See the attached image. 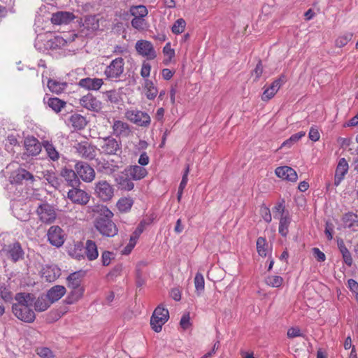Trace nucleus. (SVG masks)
Masks as SVG:
<instances>
[{
  "label": "nucleus",
  "mask_w": 358,
  "mask_h": 358,
  "mask_svg": "<svg viewBox=\"0 0 358 358\" xmlns=\"http://www.w3.org/2000/svg\"><path fill=\"white\" fill-rule=\"evenodd\" d=\"M130 14L134 17L144 18L148 13V9L145 6H133L129 9Z\"/></svg>",
  "instance_id": "72a5a7b5"
},
{
  "label": "nucleus",
  "mask_w": 358,
  "mask_h": 358,
  "mask_svg": "<svg viewBox=\"0 0 358 358\" xmlns=\"http://www.w3.org/2000/svg\"><path fill=\"white\" fill-rule=\"evenodd\" d=\"M103 81L101 78H91V90H98L103 85Z\"/></svg>",
  "instance_id": "052dcab7"
},
{
  "label": "nucleus",
  "mask_w": 358,
  "mask_h": 358,
  "mask_svg": "<svg viewBox=\"0 0 358 358\" xmlns=\"http://www.w3.org/2000/svg\"><path fill=\"white\" fill-rule=\"evenodd\" d=\"M61 175L64 178L69 186L75 187L78 185L79 179L74 171L71 169H64L62 171Z\"/></svg>",
  "instance_id": "b1692460"
},
{
  "label": "nucleus",
  "mask_w": 358,
  "mask_h": 358,
  "mask_svg": "<svg viewBox=\"0 0 358 358\" xmlns=\"http://www.w3.org/2000/svg\"><path fill=\"white\" fill-rule=\"evenodd\" d=\"M349 169L348 163L345 158H341L336 169L334 185L338 186L344 179Z\"/></svg>",
  "instance_id": "dca6fc26"
},
{
  "label": "nucleus",
  "mask_w": 358,
  "mask_h": 358,
  "mask_svg": "<svg viewBox=\"0 0 358 358\" xmlns=\"http://www.w3.org/2000/svg\"><path fill=\"white\" fill-rule=\"evenodd\" d=\"M136 244V242L129 239V243L127 245V246L122 250V254L129 255L131 252V250L134 249Z\"/></svg>",
  "instance_id": "0e129e2a"
},
{
  "label": "nucleus",
  "mask_w": 358,
  "mask_h": 358,
  "mask_svg": "<svg viewBox=\"0 0 358 358\" xmlns=\"http://www.w3.org/2000/svg\"><path fill=\"white\" fill-rule=\"evenodd\" d=\"M34 303L35 310L38 312L46 310L52 304L46 296L38 297Z\"/></svg>",
  "instance_id": "7c9ffc66"
},
{
  "label": "nucleus",
  "mask_w": 358,
  "mask_h": 358,
  "mask_svg": "<svg viewBox=\"0 0 358 358\" xmlns=\"http://www.w3.org/2000/svg\"><path fill=\"white\" fill-rule=\"evenodd\" d=\"M49 90L56 94L61 93L65 88L66 84L60 83L54 80H49L48 82Z\"/></svg>",
  "instance_id": "a19ab883"
},
{
  "label": "nucleus",
  "mask_w": 358,
  "mask_h": 358,
  "mask_svg": "<svg viewBox=\"0 0 358 358\" xmlns=\"http://www.w3.org/2000/svg\"><path fill=\"white\" fill-rule=\"evenodd\" d=\"M78 175L86 182L90 181V173L87 172L89 170L88 166H84L83 163H77L76 165Z\"/></svg>",
  "instance_id": "e433bc0d"
},
{
  "label": "nucleus",
  "mask_w": 358,
  "mask_h": 358,
  "mask_svg": "<svg viewBox=\"0 0 358 358\" xmlns=\"http://www.w3.org/2000/svg\"><path fill=\"white\" fill-rule=\"evenodd\" d=\"M99 256L96 245L94 242L91 241V261L96 259Z\"/></svg>",
  "instance_id": "69168bd1"
},
{
  "label": "nucleus",
  "mask_w": 358,
  "mask_h": 358,
  "mask_svg": "<svg viewBox=\"0 0 358 358\" xmlns=\"http://www.w3.org/2000/svg\"><path fill=\"white\" fill-rule=\"evenodd\" d=\"M279 220L278 232L282 236L286 237L289 233V227L291 223L292 218L289 215V213L287 212L285 216L280 217Z\"/></svg>",
  "instance_id": "393cba45"
},
{
  "label": "nucleus",
  "mask_w": 358,
  "mask_h": 358,
  "mask_svg": "<svg viewBox=\"0 0 358 358\" xmlns=\"http://www.w3.org/2000/svg\"><path fill=\"white\" fill-rule=\"evenodd\" d=\"M343 225L354 231H358V216L353 213H345L343 217Z\"/></svg>",
  "instance_id": "5701e85b"
},
{
  "label": "nucleus",
  "mask_w": 358,
  "mask_h": 358,
  "mask_svg": "<svg viewBox=\"0 0 358 358\" xmlns=\"http://www.w3.org/2000/svg\"><path fill=\"white\" fill-rule=\"evenodd\" d=\"M143 87L145 90V96L148 99L152 100L157 96L158 90L152 80L145 79Z\"/></svg>",
  "instance_id": "bb28decb"
},
{
  "label": "nucleus",
  "mask_w": 358,
  "mask_h": 358,
  "mask_svg": "<svg viewBox=\"0 0 358 358\" xmlns=\"http://www.w3.org/2000/svg\"><path fill=\"white\" fill-rule=\"evenodd\" d=\"M99 145L101 152L107 155H116L121 150L120 142L111 137L102 139Z\"/></svg>",
  "instance_id": "1a4fd4ad"
},
{
  "label": "nucleus",
  "mask_w": 358,
  "mask_h": 358,
  "mask_svg": "<svg viewBox=\"0 0 358 358\" xmlns=\"http://www.w3.org/2000/svg\"><path fill=\"white\" fill-rule=\"evenodd\" d=\"M186 26V22L182 18L178 19L171 27V31L175 34H179L184 31Z\"/></svg>",
  "instance_id": "a18cd8bd"
},
{
  "label": "nucleus",
  "mask_w": 358,
  "mask_h": 358,
  "mask_svg": "<svg viewBox=\"0 0 358 358\" xmlns=\"http://www.w3.org/2000/svg\"><path fill=\"white\" fill-rule=\"evenodd\" d=\"M86 253L87 256L90 257V240H87L85 243V248L81 243H77L74 245L73 248L69 250V255L73 257L78 260H80L83 257V254Z\"/></svg>",
  "instance_id": "a211bd4d"
},
{
  "label": "nucleus",
  "mask_w": 358,
  "mask_h": 358,
  "mask_svg": "<svg viewBox=\"0 0 358 358\" xmlns=\"http://www.w3.org/2000/svg\"><path fill=\"white\" fill-rule=\"evenodd\" d=\"M204 278L201 273H197L194 277V285L196 292L198 295H200L204 289Z\"/></svg>",
  "instance_id": "37998d69"
},
{
  "label": "nucleus",
  "mask_w": 358,
  "mask_h": 358,
  "mask_svg": "<svg viewBox=\"0 0 358 358\" xmlns=\"http://www.w3.org/2000/svg\"><path fill=\"white\" fill-rule=\"evenodd\" d=\"M131 24L134 29L139 31L144 30L147 27V22L144 18L134 17Z\"/></svg>",
  "instance_id": "de8ad7c7"
},
{
  "label": "nucleus",
  "mask_w": 358,
  "mask_h": 358,
  "mask_svg": "<svg viewBox=\"0 0 358 358\" xmlns=\"http://www.w3.org/2000/svg\"><path fill=\"white\" fill-rule=\"evenodd\" d=\"M285 206L282 203H278L273 209V213H275L274 217L275 218L277 215H280V217L285 216L286 213H285Z\"/></svg>",
  "instance_id": "6e6d98bb"
},
{
  "label": "nucleus",
  "mask_w": 358,
  "mask_h": 358,
  "mask_svg": "<svg viewBox=\"0 0 358 358\" xmlns=\"http://www.w3.org/2000/svg\"><path fill=\"white\" fill-rule=\"evenodd\" d=\"M257 250L262 257H266L268 252L266 239L263 237H259L257 240Z\"/></svg>",
  "instance_id": "79ce46f5"
},
{
  "label": "nucleus",
  "mask_w": 358,
  "mask_h": 358,
  "mask_svg": "<svg viewBox=\"0 0 358 358\" xmlns=\"http://www.w3.org/2000/svg\"><path fill=\"white\" fill-rule=\"evenodd\" d=\"M287 335L288 338H293L295 337L301 336L302 334L298 327H291L287 330Z\"/></svg>",
  "instance_id": "bf43d9fd"
},
{
  "label": "nucleus",
  "mask_w": 358,
  "mask_h": 358,
  "mask_svg": "<svg viewBox=\"0 0 358 358\" xmlns=\"http://www.w3.org/2000/svg\"><path fill=\"white\" fill-rule=\"evenodd\" d=\"M275 173L278 178L290 182H296L298 178L296 172L287 166L276 168Z\"/></svg>",
  "instance_id": "2eb2a0df"
},
{
  "label": "nucleus",
  "mask_w": 358,
  "mask_h": 358,
  "mask_svg": "<svg viewBox=\"0 0 358 358\" xmlns=\"http://www.w3.org/2000/svg\"><path fill=\"white\" fill-rule=\"evenodd\" d=\"M24 148L28 155H38L41 151V145L38 140L34 136H28L24 139Z\"/></svg>",
  "instance_id": "4468645a"
},
{
  "label": "nucleus",
  "mask_w": 358,
  "mask_h": 358,
  "mask_svg": "<svg viewBox=\"0 0 358 358\" xmlns=\"http://www.w3.org/2000/svg\"><path fill=\"white\" fill-rule=\"evenodd\" d=\"M53 269L50 266H45L41 271L42 277L45 278L47 281L52 282L57 278L55 273L52 274Z\"/></svg>",
  "instance_id": "09e8293b"
},
{
  "label": "nucleus",
  "mask_w": 358,
  "mask_h": 358,
  "mask_svg": "<svg viewBox=\"0 0 358 358\" xmlns=\"http://www.w3.org/2000/svg\"><path fill=\"white\" fill-rule=\"evenodd\" d=\"M134 204V200L131 197H122L117 203V209L122 213H127L130 210Z\"/></svg>",
  "instance_id": "c85d7f7f"
},
{
  "label": "nucleus",
  "mask_w": 358,
  "mask_h": 358,
  "mask_svg": "<svg viewBox=\"0 0 358 358\" xmlns=\"http://www.w3.org/2000/svg\"><path fill=\"white\" fill-rule=\"evenodd\" d=\"M189 313L184 314L180 320V324L183 329H187L191 325Z\"/></svg>",
  "instance_id": "13d9d810"
},
{
  "label": "nucleus",
  "mask_w": 358,
  "mask_h": 358,
  "mask_svg": "<svg viewBox=\"0 0 358 358\" xmlns=\"http://www.w3.org/2000/svg\"><path fill=\"white\" fill-rule=\"evenodd\" d=\"M342 257H343L344 262L348 266H351L352 263H353V260H352V257L351 253L350 252H347L345 254L342 255Z\"/></svg>",
  "instance_id": "774afa93"
},
{
  "label": "nucleus",
  "mask_w": 358,
  "mask_h": 358,
  "mask_svg": "<svg viewBox=\"0 0 358 358\" xmlns=\"http://www.w3.org/2000/svg\"><path fill=\"white\" fill-rule=\"evenodd\" d=\"M313 255L314 257L320 262H324L326 259V256L324 252H322L319 248H313Z\"/></svg>",
  "instance_id": "4d7b16f0"
},
{
  "label": "nucleus",
  "mask_w": 358,
  "mask_h": 358,
  "mask_svg": "<svg viewBox=\"0 0 358 358\" xmlns=\"http://www.w3.org/2000/svg\"><path fill=\"white\" fill-rule=\"evenodd\" d=\"M66 293V288L62 285H55L50 288L47 294L45 295L51 302L53 303L59 300Z\"/></svg>",
  "instance_id": "4be33fe9"
},
{
  "label": "nucleus",
  "mask_w": 358,
  "mask_h": 358,
  "mask_svg": "<svg viewBox=\"0 0 358 358\" xmlns=\"http://www.w3.org/2000/svg\"><path fill=\"white\" fill-rule=\"evenodd\" d=\"M3 252L8 258L10 259L14 262L22 259L24 256V251L18 242L5 246L3 249Z\"/></svg>",
  "instance_id": "f8f14e48"
},
{
  "label": "nucleus",
  "mask_w": 358,
  "mask_h": 358,
  "mask_svg": "<svg viewBox=\"0 0 358 358\" xmlns=\"http://www.w3.org/2000/svg\"><path fill=\"white\" fill-rule=\"evenodd\" d=\"M36 213L39 220L45 224L52 223L57 217V214L53 206L48 203L40 204L36 209Z\"/></svg>",
  "instance_id": "423d86ee"
},
{
  "label": "nucleus",
  "mask_w": 358,
  "mask_h": 358,
  "mask_svg": "<svg viewBox=\"0 0 358 358\" xmlns=\"http://www.w3.org/2000/svg\"><path fill=\"white\" fill-rule=\"evenodd\" d=\"M118 188L124 191H131L134 187V184L129 176L124 172L115 178Z\"/></svg>",
  "instance_id": "412c9836"
},
{
  "label": "nucleus",
  "mask_w": 358,
  "mask_h": 358,
  "mask_svg": "<svg viewBox=\"0 0 358 358\" xmlns=\"http://www.w3.org/2000/svg\"><path fill=\"white\" fill-rule=\"evenodd\" d=\"M68 197L74 203L86 204L89 201V197L84 191L73 187L68 192Z\"/></svg>",
  "instance_id": "aec40b11"
},
{
  "label": "nucleus",
  "mask_w": 358,
  "mask_h": 358,
  "mask_svg": "<svg viewBox=\"0 0 358 358\" xmlns=\"http://www.w3.org/2000/svg\"><path fill=\"white\" fill-rule=\"evenodd\" d=\"M137 53L145 57L148 60H152L156 58L157 53L152 43L147 40H138L135 45Z\"/></svg>",
  "instance_id": "39448f33"
},
{
  "label": "nucleus",
  "mask_w": 358,
  "mask_h": 358,
  "mask_svg": "<svg viewBox=\"0 0 358 358\" xmlns=\"http://www.w3.org/2000/svg\"><path fill=\"white\" fill-rule=\"evenodd\" d=\"M111 256L112 253L108 251H105L103 252L101 256V260L103 266H108L110 264Z\"/></svg>",
  "instance_id": "680f3d73"
},
{
  "label": "nucleus",
  "mask_w": 358,
  "mask_h": 358,
  "mask_svg": "<svg viewBox=\"0 0 358 358\" xmlns=\"http://www.w3.org/2000/svg\"><path fill=\"white\" fill-rule=\"evenodd\" d=\"M308 137L311 141H313L314 142L319 141V139L320 138V135L318 129L316 127H310L309 134H308Z\"/></svg>",
  "instance_id": "5fc2aeb1"
},
{
  "label": "nucleus",
  "mask_w": 358,
  "mask_h": 358,
  "mask_svg": "<svg viewBox=\"0 0 358 358\" xmlns=\"http://www.w3.org/2000/svg\"><path fill=\"white\" fill-rule=\"evenodd\" d=\"M260 212L264 220L267 223H270L272 220V217L269 208L266 206H262Z\"/></svg>",
  "instance_id": "603ef678"
},
{
  "label": "nucleus",
  "mask_w": 358,
  "mask_h": 358,
  "mask_svg": "<svg viewBox=\"0 0 358 358\" xmlns=\"http://www.w3.org/2000/svg\"><path fill=\"white\" fill-rule=\"evenodd\" d=\"M36 354L41 358H54L53 352L48 348L39 347L36 349Z\"/></svg>",
  "instance_id": "49530a36"
},
{
  "label": "nucleus",
  "mask_w": 358,
  "mask_h": 358,
  "mask_svg": "<svg viewBox=\"0 0 358 358\" xmlns=\"http://www.w3.org/2000/svg\"><path fill=\"white\" fill-rule=\"evenodd\" d=\"M47 103L55 113H59L66 106V102L57 97L49 98Z\"/></svg>",
  "instance_id": "473e14b6"
},
{
  "label": "nucleus",
  "mask_w": 358,
  "mask_h": 358,
  "mask_svg": "<svg viewBox=\"0 0 358 358\" xmlns=\"http://www.w3.org/2000/svg\"><path fill=\"white\" fill-rule=\"evenodd\" d=\"M348 287L354 294L356 301L358 303V282L354 279L348 280Z\"/></svg>",
  "instance_id": "8fccbe9b"
},
{
  "label": "nucleus",
  "mask_w": 358,
  "mask_h": 358,
  "mask_svg": "<svg viewBox=\"0 0 358 358\" xmlns=\"http://www.w3.org/2000/svg\"><path fill=\"white\" fill-rule=\"evenodd\" d=\"M106 96L111 103H117L118 101L117 94L115 91H107Z\"/></svg>",
  "instance_id": "e2e57ef3"
},
{
  "label": "nucleus",
  "mask_w": 358,
  "mask_h": 358,
  "mask_svg": "<svg viewBox=\"0 0 358 358\" xmlns=\"http://www.w3.org/2000/svg\"><path fill=\"white\" fill-rule=\"evenodd\" d=\"M124 116L129 121L139 127H147L151 122L150 117L147 113L137 109L126 110Z\"/></svg>",
  "instance_id": "20e7f679"
},
{
  "label": "nucleus",
  "mask_w": 358,
  "mask_h": 358,
  "mask_svg": "<svg viewBox=\"0 0 358 358\" xmlns=\"http://www.w3.org/2000/svg\"><path fill=\"white\" fill-rule=\"evenodd\" d=\"M84 274L82 271L74 272L69 275L67 278L68 287L69 288H76L82 287L80 286L81 280L83 278Z\"/></svg>",
  "instance_id": "a878e982"
},
{
  "label": "nucleus",
  "mask_w": 358,
  "mask_h": 358,
  "mask_svg": "<svg viewBox=\"0 0 358 358\" xmlns=\"http://www.w3.org/2000/svg\"><path fill=\"white\" fill-rule=\"evenodd\" d=\"M353 34L347 32L343 35L339 36L335 41V45L338 48L344 47L352 38Z\"/></svg>",
  "instance_id": "4c0bfd02"
},
{
  "label": "nucleus",
  "mask_w": 358,
  "mask_h": 358,
  "mask_svg": "<svg viewBox=\"0 0 358 358\" xmlns=\"http://www.w3.org/2000/svg\"><path fill=\"white\" fill-rule=\"evenodd\" d=\"M43 177L51 186L55 188L59 186V179L53 171H46L43 173Z\"/></svg>",
  "instance_id": "58836bf2"
},
{
  "label": "nucleus",
  "mask_w": 358,
  "mask_h": 358,
  "mask_svg": "<svg viewBox=\"0 0 358 358\" xmlns=\"http://www.w3.org/2000/svg\"><path fill=\"white\" fill-rule=\"evenodd\" d=\"M113 134L117 137H127L131 131L128 123L121 121L115 120L113 124Z\"/></svg>",
  "instance_id": "f3484780"
},
{
  "label": "nucleus",
  "mask_w": 358,
  "mask_h": 358,
  "mask_svg": "<svg viewBox=\"0 0 358 358\" xmlns=\"http://www.w3.org/2000/svg\"><path fill=\"white\" fill-rule=\"evenodd\" d=\"M285 82L286 77L285 75H281L278 78L273 80L271 85L264 90L262 95V99L266 101L272 99Z\"/></svg>",
  "instance_id": "9b49d317"
},
{
  "label": "nucleus",
  "mask_w": 358,
  "mask_h": 358,
  "mask_svg": "<svg viewBox=\"0 0 358 358\" xmlns=\"http://www.w3.org/2000/svg\"><path fill=\"white\" fill-rule=\"evenodd\" d=\"M124 65L123 58H115L106 68L104 73L108 78H118L124 72Z\"/></svg>",
  "instance_id": "6e6552de"
},
{
  "label": "nucleus",
  "mask_w": 358,
  "mask_h": 358,
  "mask_svg": "<svg viewBox=\"0 0 358 358\" xmlns=\"http://www.w3.org/2000/svg\"><path fill=\"white\" fill-rule=\"evenodd\" d=\"M75 19L73 13L68 11H59L52 15L51 22L55 25L67 24Z\"/></svg>",
  "instance_id": "ddd939ff"
},
{
  "label": "nucleus",
  "mask_w": 358,
  "mask_h": 358,
  "mask_svg": "<svg viewBox=\"0 0 358 358\" xmlns=\"http://www.w3.org/2000/svg\"><path fill=\"white\" fill-rule=\"evenodd\" d=\"M124 172L134 180H139L144 178L147 174V170L141 166H130L124 170Z\"/></svg>",
  "instance_id": "6ab92c4d"
},
{
  "label": "nucleus",
  "mask_w": 358,
  "mask_h": 358,
  "mask_svg": "<svg viewBox=\"0 0 358 358\" xmlns=\"http://www.w3.org/2000/svg\"><path fill=\"white\" fill-rule=\"evenodd\" d=\"M43 147L48 155V157L53 161H57L59 158V152L56 150L52 143L49 141H44Z\"/></svg>",
  "instance_id": "f704fd0d"
},
{
  "label": "nucleus",
  "mask_w": 358,
  "mask_h": 358,
  "mask_svg": "<svg viewBox=\"0 0 358 358\" xmlns=\"http://www.w3.org/2000/svg\"><path fill=\"white\" fill-rule=\"evenodd\" d=\"M147 224L148 223L146 222V221H141L140 223L138 224L137 227L136 228L135 231L131 235L130 240L137 243V240L140 237L141 234L143 232Z\"/></svg>",
  "instance_id": "c03bdc74"
},
{
  "label": "nucleus",
  "mask_w": 358,
  "mask_h": 358,
  "mask_svg": "<svg viewBox=\"0 0 358 358\" xmlns=\"http://www.w3.org/2000/svg\"><path fill=\"white\" fill-rule=\"evenodd\" d=\"M0 297L5 302H10L13 300V295L8 285L6 284L0 285Z\"/></svg>",
  "instance_id": "c9c22d12"
},
{
  "label": "nucleus",
  "mask_w": 358,
  "mask_h": 358,
  "mask_svg": "<svg viewBox=\"0 0 358 358\" xmlns=\"http://www.w3.org/2000/svg\"><path fill=\"white\" fill-rule=\"evenodd\" d=\"M169 318V310L162 305L158 306L154 310L150 318V326L157 333L162 331V326L168 321Z\"/></svg>",
  "instance_id": "7ed1b4c3"
},
{
  "label": "nucleus",
  "mask_w": 358,
  "mask_h": 358,
  "mask_svg": "<svg viewBox=\"0 0 358 358\" xmlns=\"http://www.w3.org/2000/svg\"><path fill=\"white\" fill-rule=\"evenodd\" d=\"M266 285L272 287H280L283 283V278L279 275H269L265 279Z\"/></svg>",
  "instance_id": "ea45409f"
},
{
  "label": "nucleus",
  "mask_w": 358,
  "mask_h": 358,
  "mask_svg": "<svg viewBox=\"0 0 358 358\" xmlns=\"http://www.w3.org/2000/svg\"><path fill=\"white\" fill-rule=\"evenodd\" d=\"M48 240L51 245L57 248L61 247L64 243L63 230L59 226H52L48 231Z\"/></svg>",
  "instance_id": "9d476101"
},
{
  "label": "nucleus",
  "mask_w": 358,
  "mask_h": 358,
  "mask_svg": "<svg viewBox=\"0 0 358 358\" xmlns=\"http://www.w3.org/2000/svg\"><path fill=\"white\" fill-rule=\"evenodd\" d=\"M94 194L103 201H110L114 195L113 186L105 180L97 182L94 187Z\"/></svg>",
  "instance_id": "0eeeda50"
},
{
  "label": "nucleus",
  "mask_w": 358,
  "mask_h": 358,
  "mask_svg": "<svg viewBox=\"0 0 358 358\" xmlns=\"http://www.w3.org/2000/svg\"><path fill=\"white\" fill-rule=\"evenodd\" d=\"M150 71H151V65L149 63L144 62L141 66V76L143 78L148 79V78L149 77V76L150 74Z\"/></svg>",
  "instance_id": "864d4df0"
},
{
  "label": "nucleus",
  "mask_w": 358,
  "mask_h": 358,
  "mask_svg": "<svg viewBox=\"0 0 358 358\" xmlns=\"http://www.w3.org/2000/svg\"><path fill=\"white\" fill-rule=\"evenodd\" d=\"M138 163L141 166H145V165L148 164L149 157L148 156L146 152H144L141 153V155H140V157L138 159Z\"/></svg>",
  "instance_id": "338daca9"
},
{
  "label": "nucleus",
  "mask_w": 358,
  "mask_h": 358,
  "mask_svg": "<svg viewBox=\"0 0 358 358\" xmlns=\"http://www.w3.org/2000/svg\"><path fill=\"white\" fill-rule=\"evenodd\" d=\"M13 180L16 182H21L23 180H31L33 182L34 181V176L28 171L21 169L17 170Z\"/></svg>",
  "instance_id": "2f4dec72"
},
{
  "label": "nucleus",
  "mask_w": 358,
  "mask_h": 358,
  "mask_svg": "<svg viewBox=\"0 0 358 358\" xmlns=\"http://www.w3.org/2000/svg\"><path fill=\"white\" fill-rule=\"evenodd\" d=\"M189 172V166L187 164L186 166L185 170L184 171V173L182 175V180L180 183L178 189H180V192H183L184 189L185 188L187 181H188V174Z\"/></svg>",
  "instance_id": "3c124183"
},
{
  "label": "nucleus",
  "mask_w": 358,
  "mask_h": 358,
  "mask_svg": "<svg viewBox=\"0 0 358 358\" xmlns=\"http://www.w3.org/2000/svg\"><path fill=\"white\" fill-rule=\"evenodd\" d=\"M72 291L69 293L65 299L68 304H73L78 301L83 295L84 289L83 287L71 288Z\"/></svg>",
  "instance_id": "c756f323"
},
{
  "label": "nucleus",
  "mask_w": 358,
  "mask_h": 358,
  "mask_svg": "<svg viewBox=\"0 0 358 358\" xmlns=\"http://www.w3.org/2000/svg\"><path fill=\"white\" fill-rule=\"evenodd\" d=\"M92 211L97 213L94 222L96 230L103 236L113 237L117 234L118 229L116 224L112 221L113 213L106 206L100 205L95 206Z\"/></svg>",
  "instance_id": "f257e3e1"
},
{
  "label": "nucleus",
  "mask_w": 358,
  "mask_h": 358,
  "mask_svg": "<svg viewBox=\"0 0 358 358\" xmlns=\"http://www.w3.org/2000/svg\"><path fill=\"white\" fill-rule=\"evenodd\" d=\"M69 122L76 129H82L87 125V120L85 117L80 114H73L70 117Z\"/></svg>",
  "instance_id": "cd10ccee"
},
{
  "label": "nucleus",
  "mask_w": 358,
  "mask_h": 358,
  "mask_svg": "<svg viewBox=\"0 0 358 358\" xmlns=\"http://www.w3.org/2000/svg\"><path fill=\"white\" fill-rule=\"evenodd\" d=\"M13 304L12 311L14 315L21 321L31 323L34 321L36 315L31 307L34 304V297L29 293H17Z\"/></svg>",
  "instance_id": "f03ea898"
}]
</instances>
